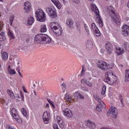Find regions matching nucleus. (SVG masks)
Wrapping results in <instances>:
<instances>
[{
	"instance_id": "nucleus-18",
	"label": "nucleus",
	"mask_w": 129,
	"mask_h": 129,
	"mask_svg": "<svg viewBox=\"0 0 129 129\" xmlns=\"http://www.w3.org/2000/svg\"><path fill=\"white\" fill-rule=\"evenodd\" d=\"M81 83L82 84H86L89 87H92V83L87 80L86 79H83L81 80Z\"/></svg>"
},
{
	"instance_id": "nucleus-2",
	"label": "nucleus",
	"mask_w": 129,
	"mask_h": 129,
	"mask_svg": "<svg viewBox=\"0 0 129 129\" xmlns=\"http://www.w3.org/2000/svg\"><path fill=\"white\" fill-rule=\"evenodd\" d=\"M107 12L109 16L111 17L112 21L116 24L119 25L120 24V19L117 17L115 14V9L112 6H109L107 8Z\"/></svg>"
},
{
	"instance_id": "nucleus-23",
	"label": "nucleus",
	"mask_w": 129,
	"mask_h": 129,
	"mask_svg": "<svg viewBox=\"0 0 129 129\" xmlns=\"http://www.w3.org/2000/svg\"><path fill=\"white\" fill-rule=\"evenodd\" d=\"M116 54L118 56L119 55H122L124 53V50L123 49L119 48H117V50L116 51Z\"/></svg>"
},
{
	"instance_id": "nucleus-35",
	"label": "nucleus",
	"mask_w": 129,
	"mask_h": 129,
	"mask_svg": "<svg viewBox=\"0 0 129 129\" xmlns=\"http://www.w3.org/2000/svg\"><path fill=\"white\" fill-rule=\"evenodd\" d=\"M61 87L63 91V92H65V90H66V84H65V83H63L61 85Z\"/></svg>"
},
{
	"instance_id": "nucleus-8",
	"label": "nucleus",
	"mask_w": 129,
	"mask_h": 129,
	"mask_svg": "<svg viewBox=\"0 0 129 129\" xmlns=\"http://www.w3.org/2000/svg\"><path fill=\"white\" fill-rule=\"evenodd\" d=\"M93 97L95 100H97V101L99 102V103L100 104L97 105L96 107V110L98 111L99 112H100L101 111V107H103V108H105V104L101 100V99L99 98L97 95L95 94L93 95Z\"/></svg>"
},
{
	"instance_id": "nucleus-12",
	"label": "nucleus",
	"mask_w": 129,
	"mask_h": 129,
	"mask_svg": "<svg viewBox=\"0 0 129 129\" xmlns=\"http://www.w3.org/2000/svg\"><path fill=\"white\" fill-rule=\"evenodd\" d=\"M105 48L108 54H111L112 53V51H113V45L112 43L108 42L105 44Z\"/></svg>"
},
{
	"instance_id": "nucleus-16",
	"label": "nucleus",
	"mask_w": 129,
	"mask_h": 129,
	"mask_svg": "<svg viewBox=\"0 0 129 129\" xmlns=\"http://www.w3.org/2000/svg\"><path fill=\"white\" fill-rule=\"evenodd\" d=\"M24 10L25 12L28 13L29 12H30L31 10V8H32V6H31V3L29 2H27L24 3Z\"/></svg>"
},
{
	"instance_id": "nucleus-55",
	"label": "nucleus",
	"mask_w": 129,
	"mask_h": 129,
	"mask_svg": "<svg viewBox=\"0 0 129 129\" xmlns=\"http://www.w3.org/2000/svg\"><path fill=\"white\" fill-rule=\"evenodd\" d=\"M122 100H123L122 99H120V101H121L122 104L123 103V102H122Z\"/></svg>"
},
{
	"instance_id": "nucleus-1",
	"label": "nucleus",
	"mask_w": 129,
	"mask_h": 129,
	"mask_svg": "<svg viewBox=\"0 0 129 129\" xmlns=\"http://www.w3.org/2000/svg\"><path fill=\"white\" fill-rule=\"evenodd\" d=\"M34 42L36 44H42L46 45L52 42V39L47 34H37L34 38Z\"/></svg>"
},
{
	"instance_id": "nucleus-13",
	"label": "nucleus",
	"mask_w": 129,
	"mask_h": 129,
	"mask_svg": "<svg viewBox=\"0 0 129 129\" xmlns=\"http://www.w3.org/2000/svg\"><path fill=\"white\" fill-rule=\"evenodd\" d=\"M62 113L66 116V117H72L73 116V113L69 108H66L64 110H62Z\"/></svg>"
},
{
	"instance_id": "nucleus-53",
	"label": "nucleus",
	"mask_w": 129,
	"mask_h": 129,
	"mask_svg": "<svg viewBox=\"0 0 129 129\" xmlns=\"http://www.w3.org/2000/svg\"><path fill=\"white\" fill-rule=\"evenodd\" d=\"M35 86H36V85L35 84H34L33 86L32 87V88H35Z\"/></svg>"
},
{
	"instance_id": "nucleus-4",
	"label": "nucleus",
	"mask_w": 129,
	"mask_h": 129,
	"mask_svg": "<svg viewBox=\"0 0 129 129\" xmlns=\"http://www.w3.org/2000/svg\"><path fill=\"white\" fill-rule=\"evenodd\" d=\"M106 78L104 79V82L107 83L110 85L112 84H115L116 81H117V78L116 76L113 75V73L111 71L108 72L106 74Z\"/></svg>"
},
{
	"instance_id": "nucleus-52",
	"label": "nucleus",
	"mask_w": 129,
	"mask_h": 129,
	"mask_svg": "<svg viewBox=\"0 0 129 129\" xmlns=\"http://www.w3.org/2000/svg\"><path fill=\"white\" fill-rule=\"evenodd\" d=\"M24 92H25V93H28V91H27V90L24 89Z\"/></svg>"
},
{
	"instance_id": "nucleus-14",
	"label": "nucleus",
	"mask_w": 129,
	"mask_h": 129,
	"mask_svg": "<svg viewBox=\"0 0 129 129\" xmlns=\"http://www.w3.org/2000/svg\"><path fill=\"white\" fill-rule=\"evenodd\" d=\"M85 125L89 129L95 128V123L90 120L86 121Z\"/></svg>"
},
{
	"instance_id": "nucleus-47",
	"label": "nucleus",
	"mask_w": 129,
	"mask_h": 129,
	"mask_svg": "<svg viewBox=\"0 0 129 129\" xmlns=\"http://www.w3.org/2000/svg\"><path fill=\"white\" fill-rule=\"evenodd\" d=\"M82 90H83L84 91H88V89L86 88V87H82Z\"/></svg>"
},
{
	"instance_id": "nucleus-45",
	"label": "nucleus",
	"mask_w": 129,
	"mask_h": 129,
	"mask_svg": "<svg viewBox=\"0 0 129 129\" xmlns=\"http://www.w3.org/2000/svg\"><path fill=\"white\" fill-rule=\"evenodd\" d=\"M53 129H59V127H58V124H54L53 125Z\"/></svg>"
},
{
	"instance_id": "nucleus-46",
	"label": "nucleus",
	"mask_w": 129,
	"mask_h": 129,
	"mask_svg": "<svg viewBox=\"0 0 129 129\" xmlns=\"http://www.w3.org/2000/svg\"><path fill=\"white\" fill-rule=\"evenodd\" d=\"M10 25H11V26H12V25H13V22H14V17H12L10 19Z\"/></svg>"
},
{
	"instance_id": "nucleus-7",
	"label": "nucleus",
	"mask_w": 129,
	"mask_h": 129,
	"mask_svg": "<svg viewBox=\"0 0 129 129\" xmlns=\"http://www.w3.org/2000/svg\"><path fill=\"white\" fill-rule=\"evenodd\" d=\"M110 66L109 64L107 63V62L102 60H99L97 64V67L101 70H103V71H106L107 69H110Z\"/></svg>"
},
{
	"instance_id": "nucleus-36",
	"label": "nucleus",
	"mask_w": 129,
	"mask_h": 129,
	"mask_svg": "<svg viewBox=\"0 0 129 129\" xmlns=\"http://www.w3.org/2000/svg\"><path fill=\"white\" fill-rule=\"evenodd\" d=\"M8 73L10 75H14V74H16V71L15 70H10L8 71Z\"/></svg>"
},
{
	"instance_id": "nucleus-27",
	"label": "nucleus",
	"mask_w": 129,
	"mask_h": 129,
	"mask_svg": "<svg viewBox=\"0 0 129 129\" xmlns=\"http://www.w3.org/2000/svg\"><path fill=\"white\" fill-rule=\"evenodd\" d=\"M11 112H12V116L15 118L16 116H18V115H19L18 114V112H17V110H16L15 108H13L11 110Z\"/></svg>"
},
{
	"instance_id": "nucleus-26",
	"label": "nucleus",
	"mask_w": 129,
	"mask_h": 129,
	"mask_svg": "<svg viewBox=\"0 0 129 129\" xmlns=\"http://www.w3.org/2000/svg\"><path fill=\"white\" fill-rule=\"evenodd\" d=\"M9 57V54L7 52H3L2 55V58L4 61H6L8 60V58Z\"/></svg>"
},
{
	"instance_id": "nucleus-44",
	"label": "nucleus",
	"mask_w": 129,
	"mask_h": 129,
	"mask_svg": "<svg viewBox=\"0 0 129 129\" xmlns=\"http://www.w3.org/2000/svg\"><path fill=\"white\" fill-rule=\"evenodd\" d=\"M80 99H82L83 100H84V96L82 95V94L80 93V95H79V98Z\"/></svg>"
},
{
	"instance_id": "nucleus-21",
	"label": "nucleus",
	"mask_w": 129,
	"mask_h": 129,
	"mask_svg": "<svg viewBox=\"0 0 129 129\" xmlns=\"http://www.w3.org/2000/svg\"><path fill=\"white\" fill-rule=\"evenodd\" d=\"M64 98L67 102H71L72 100V96L70 94H66L64 95Z\"/></svg>"
},
{
	"instance_id": "nucleus-30",
	"label": "nucleus",
	"mask_w": 129,
	"mask_h": 129,
	"mask_svg": "<svg viewBox=\"0 0 129 129\" xmlns=\"http://www.w3.org/2000/svg\"><path fill=\"white\" fill-rule=\"evenodd\" d=\"M21 112L25 117H28V113L27 112V110L25 108H23L21 109Z\"/></svg>"
},
{
	"instance_id": "nucleus-63",
	"label": "nucleus",
	"mask_w": 129,
	"mask_h": 129,
	"mask_svg": "<svg viewBox=\"0 0 129 129\" xmlns=\"http://www.w3.org/2000/svg\"><path fill=\"white\" fill-rule=\"evenodd\" d=\"M120 66H121V67H122L123 66H122V64H120Z\"/></svg>"
},
{
	"instance_id": "nucleus-9",
	"label": "nucleus",
	"mask_w": 129,
	"mask_h": 129,
	"mask_svg": "<svg viewBox=\"0 0 129 129\" xmlns=\"http://www.w3.org/2000/svg\"><path fill=\"white\" fill-rule=\"evenodd\" d=\"M46 12L51 19H56V18H57V12H56V10L50 8H47L46 9Z\"/></svg>"
},
{
	"instance_id": "nucleus-49",
	"label": "nucleus",
	"mask_w": 129,
	"mask_h": 129,
	"mask_svg": "<svg viewBox=\"0 0 129 129\" xmlns=\"http://www.w3.org/2000/svg\"><path fill=\"white\" fill-rule=\"evenodd\" d=\"M18 73H19L20 76H21L22 78H23V75H22V74H21V72H20L19 70H18Z\"/></svg>"
},
{
	"instance_id": "nucleus-41",
	"label": "nucleus",
	"mask_w": 129,
	"mask_h": 129,
	"mask_svg": "<svg viewBox=\"0 0 129 129\" xmlns=\"http://www.w3.org/2000/svg\"><path fill=\"white\" fill-rule=\"evenodd\" d=\"M84 27L85 29L86 32L88 33H89V29H88V27L87 25L86 24H84Z\"/></svg>"
},
{
	"instance_id": "nucleus-40",
	"label": "nucleus",
	"mask_w": 129,
	"mask_h": 129,
	"mask_svg": "<svg viewBox=\"0 0 129 129\" xmlns=\"http://www.w3.org/2000/svg\"><path fill=\"white\" fill-rule=\"evenodd\" d=\"M47 100L48 102H49V103H50V104L52 105V107H55V105H54L53 101H51V100H50L49 99H47Z\"/></svg>"
},
{
	"instance_id": "nucleus-29",
	"label": "nucleus",
	"mask_w": 129,
	"mask_h": 129,
	"mask_svg": "<svg viewBox=\"0 0 129 129\" xmlns=\"http://www.w3.org/2000/svg\"><path fill=\"white\" fill-rule=\"evenodd\" d=\"M8 93L9 95H10V96L12 99H15V94H14V93L12 90H8Z\"/></svg>"
},
{
	"instance_id": "nucleus-50",
	"label": "nucleus",
	"mask_w": 129,
	"mask_h": 129,
	"mask_svg": "<svg viewBox=\"0 0 129 129\" xmlns=\"http://www.w3.org/2000/svg\"><path fill=\"white\" fill-rule=\"evenodd\" d=\"M45 107H46V108H49V104H48V103H47V104L46 105Z\"/></svg>"
},
{
	"instance_id": "nucleus-17",
	"label": "nucleus",
	"mask_w": 129,
	"mask_h": 129,
	"mask_svg": "<svg viewBox=\"0 0 129 129\" xmlns=\"http://www.w3.org/2000/svg\"><path fill=\"white\" fill-rule=\"evenodd\" d=\"M117 109H116L115 107H112L111 108L110 114H112L114 118H116V117H117Z\"/></svg>"
},
{
	"instance_id": "nucleus-56",
	"label": "nucleus",
	"mask_w": 129,
	"mask_h": 129,
	"mask_svg": "<svg viewBox=\"0 0 129 129\" xmlns=\"http://www.w3.org/2000/svg\"><path fill=\"white\" fill-rule=\"evenodd\" d=\"M29 41H30V39L29 38H28V39L26 40V42H29Z\"/></svg>"
},
{
	"instance_id": "nucleus-51",
	"label": "nucleus",
	"mask_w": 129,
	"mask_h": 129,
	"mask_svg": "<svg viewBox=\"0 0 129 129\" xmlns=\"http://www.w3.org/2000/svg\"><path fill=\"white\" fill-rule=\"evenodd\" d=\"M11 70V66H9L8 68V71H9V70Z\"/></svg>"
},
{
	"instance_id": "nucleus-62",
	"label": "nucleus",
	"mask_w": 129,
	"mask_h": 129,
	"mask_svg": "<svg viewBox=\"0 0 129 129\" xmlns=\"http://www.w3.org/2000/svg\"><path fill=\"white\" fill-rule=\"evenodd\" d=\"M9 59H10V60H12V58H10Z\"/></svg>"
},
{
	"instance_id": "nucleus-20",
	"label": "nucleus",
	"mask_w": 129,
	"mask_h": 129,
	"mask_svg": "<svg viewBox=\"0 0 129 129\" xmlns=\"http://www.w3.org/2000/svg\"><path fill=\"white\" fill-rule=\"evenodd\" d=\"M51 1L52 2V3H53V4L55 5V6H56V7L57 8V9H58V10H61V4L59 2V1L51 0Z\"/></svg>"
},
{
	"instance_id": "nucleus-32",
	"label": "nucleus",
	"mask_w": 129,
	"mask_h": 129,
	"mask_svg": "<svg viewBox=\"0 0 129 129\" xmlns=\"http://www.w3.org/2000/svg\"><path fill=\"white\" fill-rule=\"evenodd\" d=\"M66 23L68 26H70V27H71V26L73 25V21L70 19H67Z\"/></svg>"
},
{
	"instance_id": "nucleus-42",
	"label": "nucleus",
	"mask_w": 129,
	"mask_h": 129,
	"mask_svg": "<svg viewBox=\"0 0 129 129\" xmlns=\"http://www.w3.org/2000/svg\"><path fill=\"white\" fill-rule=\"evenodd\" d=\"M84 72H85V71H84V69L83 66H82V73L80 75V76L81 77L82 76H83V75H84Z\"/></svg>"
},
{
	"instance_id": "nucleus-19",
	"label": "nucleus",
	"mask_w": 129,
	"mask_h": 129,
	"mask_svg": "<svg viewBox=\"0 0 129 129\" xmlns=\"http://www.w3.org/2000/svg\"><path fill=\"white\" fill-rule=\"evenodd\" d=\"M86 48L88 50H91L93 48V43L91 40H89L87 41Z\"/></svg>"
},
{
	"instance_id": "nucleus-5",
	"label": "nucleus",
	"mask_w": 129,
	"mask_h": 129,
	"mask_svg": "<svg viewBox=\"0 0 129 129\" xmlns=\"http://www.w3.org/2000/svg\"><path fill=\"white\" fill-rule=\"evenodd\" d=\"M57 25L58 23L56 22H51L49 26L51 28V30H53L54 36H56V37H60L62 36V34H63V30L62 28Z\"/></svg>"
},
{
	"instance_id": "nucleus-33",
	"label": "nucleus",
	"mask_w": 129,
	"mask_h": 129,
	"mask_svg": "<svg viewBox=\"0 0 129 129\" xmlns=\"http://www.w3.org/2000/svg\"><path fill=\"white\" fill-rule=\"evenodd\" d=\"M106 92V87L105 85H103L102 88L101 94L102 95H104L105 94V92Z\"/></svg>"
},
{
	"instance_id": "nucleus-43",
	"label": "nucleus",
	"mask_w": 129,
	"mask_h": 129,
	"mask_svg": "<svg viewBox=\"0 0 129 129\" xmlns=\"http://www.w3.org/2000/svg\"><path fill=\"white\" fill-rule=\"evenodd\" d=\"M6 128L7 129H15V128L13 127L10 124H7L6 125Z\"/></svg>"
},
{
	"instance_id": "nucleus-60",
	"label": "nucleus",
	"mask_w": 129,
	"mask_h": 129,
	"mask_svg": "<svg viewBox=\"0 0 129 129\" xmlns=\"http://www.w3.org/2000/svg\"><path fill=\"white\" fill-rule=\"evenodd\" d=\"M3 102H6V100L5 99L2 100Z\"/></svg>"
},
{
	"instance_id": "nucleus-54",
	"label": "nucleus",
	"mask_w": 129,
	"mask_h": 129,
	"mask_svg": "<svg viewBox=\"0 0 129 129\" xmlns=\"http://www.w3.org/2000/svg\"><path fill=\"white\" fill-rule=\"evenodd\" d=\"M21 97H22V98H23V99H24V95H23L22 94V93H21Z\"/></svg>"
},
{
	"instance_id": "nucleus-3",
	"label": "nucleus",
	"mask_w": 129,
	"mask_h": 129,
	"mask_svg": "<svg viewBox=\"0 0 129 129\" xmlns=\"http://www.w3.org/2000/svg\"><path fill=\"white\" fill-rule=\"evenodd\" d=\"M91 10L93 13H94L95 15L97 16L96 22L98 24L99 27L100 28H102L103 27V22H102V20L100 18V15H99V10H98V8L96 5L93 3L91 4Z\"/></svg>"
},
{
	"instance_id": "nucleus-61",
	"label": "nucleus",
	"mask_w": 129,
	"mask_h": 129,
	"mask_svg": "<svg viewBox=\"0 0 129 129\" xmlns=\"http://www.w3.org/2000/svg\"><path fill=\"white\" fill-rule=\"evenodd\" d=\"M77 28H79V26L77 25Z\"/></svg>"
},
{
	"instance_id": "nucleus-11",
	"label": "nucleus",
	"mask_w": 129,
	"mask_h": 129,
	"mask_svg": "<svg viewBox=\"0 0 129 129\" xmlns=\"http://www.w3.org/2000/svg\"><path fill=\"white\" fill-rule=\"evenodd\" d=\"M121 34L124 37L129 36V26L128 25H124L123 26Z\"/></svg>"
},
{
	"instance_id": "nucleus-58",
	"label": "nucleus",
	"mask_w": 129,
	"mask_h": 129,
	"mask_svg": "<svg viewBox=\"0 0 129 129\" xmlns=\"http://www.w3.org/2000/svg\"><path fill=\"white\" fill-rule=\"evenodd\" d=\"M34 93L35 95H37V93H36V92L34 91Z\"/></svg>"
},
{
	"instance_id": "nucleus-38",
	"label": "nucleus",
	"mask_w": 129,
	"mask_h": 129,
	"mask_svg": "<svg viewBox=\"0 0 129 129\" xmlns=\"http://www.w3.org/2000/svg\"><path fill=\"white\" fill-rule=\"evenodd\" d=\"M123 47L126 50L127 48H128V43L127 42H124V44H123Z\"/></svg>"
},
{
	"instance_id": "nucleus-22",
	"label": "nucleus",
	"mask_w": 129,
	"mask_h": 129,
	"mask_svg": "<svg viewBox=\"0 0 129 129\" xmlns=\"http://www.w3.org/2000/svg\"><path fill=\"white\" fill-rule=\"evenodd\" d=\"M35 21V19L33 17H30L28 18V21H27V24L29 26H31V25H32L33 23H34V22Z\"/></svg>"
},
{
	"instance_id": "nucleus-28",
	"label": "nucleus",
	"mask_w": 129,
	"mask_h": 129,
	"mask_svg": "<svg viewBox=\"0 0 129 129\" xmlns=\"http://www.w3.org/2000/svg\"><path fill=\"white\" fill-rule=\"evenodd\" d=\"M57 122H58L59 125L60 126V127H61V128H64L65 123L63 122V121L60 120V119H58V118H57Z\"/></svg>"
},
{
	"instance_id": "nucleus-48",
	"label": "nucleus",
	"mask_w": 129,
	"mask_h": 129,
	"mask_svg": "<svg viewBox=\"0 0 129 129\" xmlns=\"http://www.w3.org/2000/svg\"><path fill=\"white\" fill-rule=\"evenodd\" d=\"M74 3H76V4H80V1L79 0H73Z\"/></svg>"
},
{
	"instance_id": "nucleus-64",
	"label": "nucleus",
	"mask_w": 129,
	"mask_h": 129,
	"mask_svg": "<svg viewBox=\"0 0 129 129\" xmlns=\"http://www.w3.org/2000/svg\"><path fill=\"white\" fill-rule=\"evenodd\" d=\"M127 7L129 8V5L128 4L127 5Z\"/></svg>"
},
{
	"instance_id": "nucleus-31",
	"label": "nucleus",
	"mask_w": 129,
	"mask_h": 129,
	"mask_svg": "<svg viewBox=\"0 0 129 129\" xmlns=\"http://www.w3.org/2000/svg\"><path fill=\"white\" fill-rule=\"evenodd\" d=\"M41 32L45 33V32H47V28L46 27V25H42L40 27Z\"/></svg>"
},
{
	"instance_id": "nucleus-34",
	"label": "nucleus",
	"mask_w": 129,
	"mask_h": 129,
	"mask_svg": "<svg viewBox=\"0 0 129 129\" xmlns=\"http://www.w3.org/2000/svg\"><path fill=\"white\" fill-rule=\"evenodd\" d=\"M14 118L19 123H22V118H21V117H19V115L16 116V117H15Z\"/></svg>"
},
{
	"instance_id": "nucleus-15",
	"label": "nucleus",
	"mask_w": 129,
	"mask_h": 129,
	"mask_svg": "<svg viewBox=\"0 0 129 129\" xmlns=\"http://www.w3.org/2000/svg\"><path fill=\"white\" fill-rule=\"evenodd\" d=\"M43 119L44 123H48L50 119V114L47 112H44L43 114Z\"/></svg>"
},
{
	"instance_id": "nucleus-57",
	"label": "nucleus",
	"mask_w": 129,
	"mask_h": 129,
	"mask_svg": "<svg viewBox=\"0 0 129 129\" xmlns=\"http://www.w3.org/2000/svg\"><path fill=\"white\" fill-rule=\"evenodd\" d=\"M0 31H2V26L0 24Z\"/></svg>"
},
{
	"instance_id": "nucleus-37",
	"label": "nucleus",
	"mask_w": 129,
	"mask_h": 129,
	"mask_svg": "<svg viewBox=\"0 0 129 129\" xmlns=\"http://www.w3.org/2000/svg\"><path fill=\"white\" fill-rule=\"evenodd\" d=\"M80 94V93L79 92H75L74 94V96L75 98H77V99H78Z\"/></svg>"
},
{
	"instance_id": "nucleus-59",
	"label": "nucleus",
	"mask_w": 129,
	"mask_h": 129,
	"mask_svg": "<svg viewBox=\"0 0 129 129\" xmlns=\"http://www.w3.org/2000/svg\"><path fill=\"white\" fill-rule=\"evenodd\" d=\"M107 115H110V113L108 112V113H107Z\"/></svg>"
},
{
	"instance_id": "nucleus-6",
	"label": "nucleus",
	"mask_w": 129,
	"mask_h": 129,
	"mask_svg": "<svg viewBox=\"0 0 129 129\" xmlns=\"http://www.w3.org/2000/svg\"><path fill=\"white\" fill-rule=\"evenodd\" d=\"M45 14L44 11L41 9H38L35 12V16L37 20L39 22H45L46 21V16H45Z\"/></svg>"
},
{
	"instance_id": "nucleus-39",
	"label": "nucleus",
	"mask_w": 129,
	"mask_h": 129,
	"mask_svg": "<svg viewBox=\"0 0 129 129\" xmlns=\"http://www.w3.org/2000/svg\"><path fill=\"white\" fill-rule=\"evenodd\" d=\"M0 36L2 37V40H6V36L5 35V32H1L0 34Z\"/></svg>"
},
{
	"instance_id": "nucleus-10",
	"label": "nucleus",
	"mask_w": 129,
	"mask_h": 129,
	"mask_svg": "<svg viewBox=\"0 0 129 129\" xmlns=\"http://www.w3.org/2000/svg\"><path fill=\"white\" fill-rule=\"evenodd\" d=\"M92 32H94L96 37H100V36H101L100 31H99V29H98L97 26L95 25V23L92 24Z\"/></svg>"
},
{
	"instance_id": "nucleus-25",
	"label": "nucleus",
	"mask_w": 129,
	"mask_h": 129,
	"mask_svg": "<svg viewBox=\"0 0 129 129\" xmlns=\"http://www.w3.org/2000/svg\"><path fill=\"white\" fill-rule=\"evenodd\" d=\"M125 82H129V70H125Z\"/></svg>"
},
{
	"instance_id": "nucleus-24",
	"label": "nucleus",
	"mask_w": 129,
	"mask_h": 129,
	"mask_svg": "<svg viewBox=\"0 0 129 129\" xmlns=\"http://www.w3.org/2000/svg\"><path fill=\"white\" fill-rule=\"evenodd\" d=\"M8 35L9 36V37L11 40H12V39L15 38V36L14 35V34L13 33V31H12V30H11L10 29H8Z\"/></svg>"
}]
</instances>
